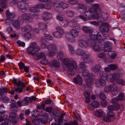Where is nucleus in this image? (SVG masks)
Masks as SVG:
<instances>
[{
    "label": "nucleus",
    "instance_id": "f257e3e1",
    "mask_svg": "<svg viewBox=\"0 0 125 125\" xmlns=\"http://www.w3.org/2000/svg\"><path fill=\"white\" fill-rule=\"evenodd\" d=\"M99 32H93L90 33V38L91 40L89 41L90 44L93 47V50L95 52H98L101 50L100 46V41L102 39V37L99 34Z\"/></svg>",
    "mask_w": 125,
    "mask_h": 125
},
{
    "label": "nucleus",
    "instance_id": "f03ea898",
    "mask_svg": "<svg viewBox=\"0 0 125 125\" xmlns=\"http://www.w3.org/2000/svg\"><path fill=\"white\" fill-rule=\"evenodd\" d=\"M40 48V47L37 45L36 43L33 42L31 44V45L27 48V50L29 54L34 56L39 51Z\"/></svg>",
    "mask_w": 125,
    "mask_h": 125
},
{
    "label": "nucleus",
    "instance_id": "7ed1b4c3",
    "mask_svg": "<svg viewBox=\"0 0 125 125\" xmlns=\"http://www.w3.org/2000/svg\"><path fill=\"white\" fill-rule=\"evenodd\" d=\"M12 82L13 83L17 85V87L15 88V90L17 93H19L23 92L22 89L26 87V86L24 83L22 82L20 80L17 82L16 79L14 78H13Z\"/></svg>",
    "mask_w": 125,
    "mask_h": 125
},
{
    "label": "nucleus",
    "instance_id": "20e7f679",
    "mask_svg": "<svg viewBox=\"0 0 125 125\" xmlns=\"http://www.w3.org/2000/svg\"><path fill=\"white\" fill-rule=\"evenodd\" d=\"M70 60L68 58L63 59V62L64 64L66 65L69 69H74L77 66V64L75 61H73L70 62Z\"/></svg>",
    "mask_w": 125,
    "mask_h": 125
},
{
    "label": "nucleus",
    "instance_id": "39448f33",
    "mask_svg": "<svg viewBox=\"0 0 125 125\" xmlns=\"http://www.w3.org/2000/svg\"><path fill=\"white\" fill-rule=\"evenodd\" d=\"M6 16L8 17L6 20L5 23L7 25H9L12 21L13 18L15 17V13H10L9 10H7L6 11Z\"/></svg>",
    "mask_w": 125,
    "mask_h": 125
},
{
    "label": "nucleus",
    "instance_id": "423d86ee",
    "mask_svg": "<svg viewBox=\"0 0 125 125\" xmlns=\"http://www.w3.org/2000/svg\"><path fill=\"white\" fill-rule=\"evenodd\" d=\"M19 10L22 12H24L26 11L28 7V4L26 2H21L17 5Z\"/></svg>",
    "mask_w": 125,
    "mask_h": 125
},
{
    "label": "nucleus",
    "instance_id": "0eeeda50",
    "mask_svg": "<svg viewBox=\"0 0 125 125\" xmlns=\"http://www.w3.org/2000/svg\"><path fill=\"white\" fill-rule=\"evenodd\" d=\"M79 24H77L76 27L74 26H73L72 29L70 31V32L73 37H76L78 36L79 33V32L78 29L79 28Z\"/></svg>",
    "mask_w": 125,
    "mask_h": 125
},
{
    "label": "nucleus",
    "instance_id": "6e6552de",
    "mask_svg": "<svg viewBox=\"0 0 125 125\" xmlns=\"http://www.w3.org/2000/svg\"><path fill=\"white\" fill-rule=\"evenodd\" d=\"M47 48L50 51L48 54L49 56H51L54 54V51L56 50V46L55 44L51 43L48 46Z\"/></svg>",
    "mask_w": 125,
    "mask_h": 125
},
{
    "label": "nucleus",
    "instance_id": "1a4fd4ad",
    "mask_svg": "<svg viewBox=\"0 0 125 125\" xmlns=\"http://www.w3.org/2000/svg\"><path fill=\"white\" fill-rule=\"evenodd\" d=\"M45 6L42 4H39L34 7H31L29 9L32 12H38L39 11L38 9L44 8Z\"/></svg>",
    "mask_w": 125,
    "mask_h": 125
},
{
    "label": "nucleus",
    "instance_id": "9d476101",
    "mask_svg": "<svg viewBox=\"0 0 125 125\" xmlns=\"http://www.w3.org/2000/svg\"><path fill=\"white\" fill-rule=\"evenodd\" d=\"M88 40L81 39L79 40L78 43L79 45L81 47L85 48L87 47L88 45Z\"/></svg>",
    "mask_w": 125,
    "mask_h": 125
},
{
    "label": "nucleus",
    "instance_id": "9b49d317",
    "mask_svg": "<svg viewBox=\"0 0 125 125\" xmlns=\"http://www.w3.org/2000/svg\"><path fill=\"white\" fill-rule=\"evenodd\" d=\"M79 17L85 21H86L87 19H90L91 18L90 14L87 11H85L83 12V16L80 15L79 16Z\"/></svg>",
    "mask_w": 125,
    "mask_h": 125
},
{
    "label": "nucleus",
    "instance_id": "f8f14e48",
    "mask_svg": "<svg viewBox=\"0 0 125 125\" xmlns=\"http://www.w3.org/2000/svg\"><path fill=\"white\" fill-rule=\"evenodd\" d=\"M94 113L95 116L99 118L104 116L105 114L103 111L101 109L98 110L94 111Z\"/></svg>",
    "mask_w": 125,
    "mask_h": 125
},
{
    "label": "nucleus",
    "instance_id": "ddd939ff",
    "mask_svg": "<svg viewBox=\"0 0 125 125\" xmlns=\"http://www.w3.org/2000/svg\"><path fill=\"white\" fill-rule=\"evenodd\" d=\"M53 6L54 9L58 12H61L63 11L61 4H60L59 3H55L53 4Z\"/></svg>",
    "mask_w": 125,
    "mask_h": 125
},
{
    "label": "nucleus",
    "instance_id": "4468645a",
    "mask_svg": "<svg viewBox=\"0 0 125 125\" xmlns=\"http://www.w3.org/2000/svg\"><path fill=\"white\" fill-rule=\"evenodd\" d=\"M92 75L90 74L88 78L85 80L86 86L88 87L91 86L93 84V79L92 78Z\"/></svg>",
    "mask_w": 125,
    "mask_h": 125
},
{
    "label": "nucleus",
    "instance_id": "2eb2a0df",
    "mask_svg": "<svg viewBox=\"0 0 125 125\" xmlns=\"http://www.w3.org/2000/svg\"><path fill=\"white\" fill-rule=\"evenodd\" d=\"M10 106L11 107V109L14 111H16L18 109L16 105V102L14 100H11L10 102Z\"/></svg>",
    "mask_w": 125,
    "mask_h": 125
},
{
    "label": "nucleus",
    "instance_id": "dca6fc26",
    "mask_svg": "<svg viewBox=\"0 0 125 125\" xmlns=\"http://www.w3.org/2000/svg\"><path fill=\"white\" fill-rule=\"evenodd\" d=\"M73 80L74 82L76 84L81 85L82 84V79L80 75H77L76 77H75L73 78Z\"/></svg>",
    "mask_w": 125,
    "mask_h": 125
},
{
    "label": "nucleus",
    "instance_id": "f3484780",
    "mask_svg": "<svg viewBox=\"0 0 125 125\" xmlns=\"http://www.w3.org/2000/svg\"><path fill=\"white\" fill-rule=\"evenodd\" d=\"M96 86L98 87L101 86H104L106 84L105 82L102 79H99L96 82Z\"/></svg>",
    "mask_w": 125,
    "mask_h": 125
},
{
    "label": "nucleus",
    "instance_id": "a211bd4d",
    "mask_svg": "<svg viewBox=\"0 0 125 125\" xmlns=\"http://www.w3.org/2000/svg\"><path fill=\"white\" fill-rule=\"evenodd\" d=\"M101 69V66L100 64H96L92 68V71L95 73L99 72Z\"/></svg>",
    "mask_w": 125,
    "mask_h": 125
},
{
    "label": "nucleus",
    "instance_id": "6ab92c4d",
    "mask_svg": "<svg viewBox=\"0 0 125 125\" xmlns=\"http://www.w3.org/2000/svg\"><path fill=\"white\" fill-rule=\"evenodd\" d=\"M31 17L30 14L26 13H23L21 16V18L24 20H29Z\"/></svg>",
    "mask_w": 125,
    "mask_h": 125
},
{
    "label": "nucleus",
    "instance_id": "aec40b11",
    "mask_svg": "<svg viewBox=\"0 0 125 125\" xmlns=\"http://www.w3.org/2000/svg\"><path fill=\"white\" fill-rule=\"evenodd\" d=\"M51 67H55V68H58L60 66V63L57 60H53L51 64Z\"/></svg>",
    "mask_w": 125,
    "mask_h": 125
},
{
    "label": "nucleus",
    "instance_id": "412c9836",
    "mask_svg": "<svg viewBox=\"0 0 125 125\" xmlns=\"http://www.w3.org/2000/svg\"><path fill=\"white\" fill-rule=\"evenodd\" d=\"M85 56L83 58V62L85 63H90L92 62V59L90 58L89 56V55L88 54L87 52V54H86V55H84V56Z\"/></svg>",
    "mask_w": 125,
    "mask_h": 125
},
{
    "label": "nucleus",
    "instance_id": "4be33fe9",
    "mask_svg": "<svg viewBox=\"0 0 125 125\" xmlns=\"http://www.w3.org/2000/svg\"><path fill=\"white\" fill-rule=\"evenodd\" d=\"M51 16L50 14L48 12H45L44 13L42 16V19L43 20L50 19Z\"/></svg>",
    "mask_w": 125,
    "mask_h": 125
},
{
    "label": "nucleus",
    "instance_id": "5701e85b",
    "mask_svg": "<svg viewBox=\"0 0 125 125\" xmlns=\"http://www.w3.org/2000/svg\"><path fill=\"white\" fill-rule=\"evenodd\" d=\"M65 37L67 40L69 42H72L74 41V37L70 33H66L65 35Z\"/></svg>",
    "mask_w": 125,
    "mask_h": 125
},
{
    "label": "nucleus",
    "instance_id": "b1692460",
    "mask_svg": "<svg viewBox=\"0 0 125 125\" xmlns=\"http://www.w3.org/2000/svg\"><path fill=\"white\" fill-rule=\"evenodd\" d=\"M113 86V85H110L106 86L104 88V92L105 93H108L110 91L111 92V89L113 87L114 88V90H115L116 88V86L115 85L113 87L112 86Z\"/></svg>",
    "mask_w": 125,
    "mask_h": 125
},
{
    "label": "nucleus",
    "instance_id": "393cba45",
    "mask_svg": "<svg viewBox=\"0 0 125 125\" xmlns=\"http://www.w3.org/2000/svg\"><path fill=\"white\" fill-rule=\"evenodd\" d=\"M76 53L78 55L84 56L87 54V52H85L83 50L81 49H77L76 51Z\"/></svg>",
    "mask_w": 125,
    "mask_h": 125
},
{
    "label": "nucleus",
    "instance_id": "a878e982",
    "mask_svg": "<svg viewBox=\"0 0 125 125\" xmlns=\"http://www.w3.org/2000/svg\"><path fill=\"white\" fill-rule=\"evenodd\" d=\"M82 29L83 31L86 33H90L93 32H91V29L90 27L84 26H83L82 28ZM94 31H93V32Z\"/></svg>",
    "mask_w": 125,
    "mask_h": 125
},
{
    "label": "nucleus",
    "instance_id": "bb28decb",
    "mask_svg": "<svg viewBox=\"0 0 125 125\" xmlns=\"http://www.w3.org/2000/svg\"><path fill=\"white\" fill-rule=\"evenodd\" d=\"M39 29L41 30L46 31L47 30V25L42 22L39 23L38 24Z\"/></svg>",
    "mask_w": 125,
    "mask_h": 125
},
{
    "label": "nucleus",
    "instance_id": "cd10ccee",
    "mask_svg": "<svg viewBox=\"0 0 125 125\" xmlns=\"http://www.w3.org/2000/svg\"><path fill=\"white\" fill-rule=\"evenodd\" d=\"M100 31L102 32H106L109 30L108 27L104 25H101L99 28Z\"/></svg>",
    "mask_w": 125,
    "mask_h": 125
},
{
    "label": "nucleus",
    "instance_id": "c85d7f7f",
    "mask_svg": "<svg viewBox=\"0 0 125 125\" xmlns=\"http://www.w3.org/2000/svg\"><path fill=\"white\" fill-rule=\"evenodd\" d=\"M5 92L7 93L9 92L8 89L6 87H4L2 88H0V99L2 97L3 94Z\"/></svg>",
    "mask_w": 125,
    "mask_h": 125
},
{
    "label": "nucleus",
    "instance_id": "c756f323",
    "mask_svg": "<svg viewBox=\"0 0 125 125\" xmlns=\"http://www.w3.org/2000/svg\"><path fill=\"white\" fill-rule=\"evenodd\" d=\"M36 56L38 57V59L39 60L41 59H45L46 58V56L44 53L40 52L37 53L36 55Z\"/></svg>",
    "mask_w": 125,
    "mask_h": 125
},
{
    "label": "nucleus",
    "instance_id": "7c9ffc66",
    "mask_svg": "<svg viewBox=\"0 0 125 125\" xmlns=\"http://www.w3.org/2000/svg\"><path fill=\"white\" fill-rule=\"evenodd\" d=\"M107 54L108 56L113 59H115L116 57V53L115 52H109Z\"/></svg>",
    "mask_w": 125,
    "mask_h": 125
},
{
    "label": "nucleus",
    "instance_id": "2f4dec72",
    "mask_svg": "<svg viewBox=\"0 0 125 125\" xmlns=\"http://www.w3.org/2000/svg\"><path fill=\"white\" fill-rule=\"evenodd\" d=\"M74 13L72 10H68L65 12V14L67 16L70 17H73L74 16Z\"/></svg>",
    "mask_w": 125,
    "mask_h": 125
},
{
    "label": "nucleus",
    "instance_id": "473e14b6",
    "mask_svg": "<svg viewBox=\"0 0 125 125\" xmlns=\"http://www.w3.org/2000/svg\"><path fill=\"white\" fill-rule=\"evenodd\" d=\"M112 76L115 80H118L120 77V75L117 72H114L112 74Z\"/></svg>",
    "mask_w": 125,
    "mask_h": 125
},
{
    "label": "nucleus",
    "instance_id": "72a5a7b5",
    "mask_svg": "<svg viewBox=\"0 0 125 125\" xmlns=\"http://www.w3.org/2000/svg\"><path fill=\"white\" fill-rule=\"evenodd\" d=\"M113 85L112 86H114L115 85L116 86V89L115 90H114V88L113 87L111 88V92H112V94L113 95H116L117 94V85L115 84H111L110 85Z\"/></svg>",
    "mask_w": 125,
    "mask_h": 125
},
{
    "label": "nucleus",
    "instance_id": "f704fd0d",
    "mask_svg": "<svg viewBox=\"0 0 125 125\" xmlns=\"http://www.w3.org/2000/svg\"><path fill=\"white\" fill-rule=\"evenodd\" d=\"M100 99L102 100H105L106 98V96L105 94L103 92H101L98 95Z\"/></svg>",
    "mask_w": 125,
    "mask_h": 125
},
{
    "label": "nucleus",
    "instance_id": "c9c22d12",
    "mask_svg": "<svg viewBox=\"0 0 125 125\" xmlns=\"http://www.w3.org/2000/svg\"><path fill=\"white\" fill-rule=\"evenodd\" d=\"M100 17L104 20H106L108 19V15L107 13H106L104 12H102L100 14Z\"/></svg>",
    "mask_w": 125,
    "mask_h": 125
},
{
    "label": "nucleus",
    "instance_id": "e433bc0d",
    "mask_svg": "<svg viewBox=\"0 0 125 125\" xmlns=\"http://www.w3.org/2000/svg\"><path fill=\"white\" fill-rule=\"evenodd\" d=\"M20 22L19 21L16 20L13 22L12 25L14 27L17 28H19L20 27Z\"/></svg>",
    "mask_w": 125,
    "mask_h": 125
},
{
    "label": "nucleus",
    "instance_id": "4c0bfd02",
    "mask_svg": "<svg viewBox=\"0 0 125 125\" xmlns=\"http://www.w3.org/2000/svg\"><path fill=\"white\" fill-rule=\"evenodd\" d=\"M29 98L28 97H26L24 99V100H22V101L23 106L27 105H28L29 102Z\"/></svg>",
    "mask_w": 125,
    "mask_h": 125
},
{
    "label": "nucleus",
    "instance_id": "58836bf2",
    "mask_svg": "<svg viewBox=\"0 0 125 125\" xmlns=\"http://www.w3.org/2000/svg\"><path fill=\"white\" fill-rule=\"evenodd\" d=\"M56 31L63 35L64 33V31L62 28L60 26H57L56 27Z\"/></svg>",
    "mask_w": 125,
    "mask_h": 125
},
{
    "label": "nucleus",
    "instance_id": "ea45409f",
    "mask_svg": "<svg viewBox=\"0 0 125 125\" xmlns=\"http://www.w3.org/2000/svg\"><path fill=\"white\" fill-rule=\"evenodd\" d=\"M1 114V115L0 116V122L4 121L8 117V116L6 114H4V113Z\"/></svg>",
    "mask_w": 125,
    "mask_h": 125
},
{
    "label": "nucleus",
    "instance_id": "a19ab883",
    "mask_svg": "<svg viewBox=\"0 0 125 125\" xmlns=\"http://www.w3.org/2000/svg\"><path fill=\"white\" fill-rule=\"evenodd\" d=\"M61 25L63 27H67L68 25L69 22L67 20H64L62 21L60 23Z\"/></svg>",
    "mask_w": 125,
    "mask_h": 125
},
{
    "label": "nucleus",
    "instance_id": "79ce46f5",
    "mask_svg": "<svg viewBox=\"0 0 125 125\" xmlns=\"http://www.w3.org/2000/svg\"><path fill=\"white\" fill-rule=\"evenodd\" d=\"M77 6L78 8L82 9L85 10L87 8L85 5L79 3L77 4Z\"/></svg>",
    "mask_w": 125,
    "mask_h": 125
},
{
    "label": "nucleus",
    "instance_id": "37998d69",
    "mask_svg": "<svg viewBox=\"0 0 125 125\" xmlns=\"http://www.w3.org/2000/svg\"><path fill=\"white\" fill-rule=\"evenodd\" d=\"M53 34L54 37L58 38L61 37L62 35L56 31L53 32Z\"/></svg>",
    "mask_w": 125,
    "mask_h": 125
},
{
    "label": "nucleus",
    "instance_id": "c03bdc74",
    "mask_svg": "<svg viewBox=\"0 0 125 125\" xmlns=\"http://www.w3.org/2000/svg\"><path fill=\"white\" fill-rule=\"evenodd\" d=\"M92 106L94 108H96L99 106V103L97 101H94L92 103Z\"/></svg>",
    "mask_w": 125,
    "mask_h": 125
},
{
    "label": "nucleus",
    "instance_id": "a18cd8bd",
    "mask_svg": "<svg viewBox=\"0 0 125 125\" xmlns=\"http://www.w3.org/2000/svg\"><path fill=\"white\" fill-rule=\"evenodd\" d=\"M63 53L62 52L59 51L57 53V58L58 60H61L63 58Z\"/></svg>",
    "mask_w": 125,
    "mask_h": 125
},
{
    "label": "nucleus",
    "instance_id": "49530a36",
    "mask_svg": "<svg viewBox=\"0 0 125 125\" xmlns=\"http://www.w3.org/2000/svg\"><path fill=\"white\" fill-rule=\"evenodd\" d=\"M108 67L110 69V70H114L116 69L117 68V66L115 64H112L108 66Z\"/></svg>",
    "mask_w": 125,
    "mask_h": 125
},
{
    "label": "nucleus",
    "instance_id": "de8ad7c7",
    "mask_svg": "<svg viewBox=\"0 0 125 125\" xmlns=\"http://www.w3.org/2000/svg\"><path fill=\"white\" fill-rule=\"evenodd\" d=\"M118 97L119 100L121 101H123L124 100L125 97L124 96V94L122 93H121L118 96Z\"/></svg>",
    "mask_w": 125,
    "mask_h": 125
},
{
    "label": "nucleus",
    "instance_id": "09e8293b",
    "mask_svg": "<svg viewBox=\"0 0 125 125\" xmlns=\"http://www.w3.org/2000/svg\"><path fill=\"white\" fill-rule=\"evenodd\" d=\"M55 120L56 122H58V123H60V125H61L62 121L63 120V119H62L59 116L56 117L55 118Z\"/></svg>",
    "mask_w": 125,
    "mask_h": 125
},
{
    "label": "nucleus",
    "instance_id": "8fccbe9b",
    "mask_svg": "<svg viewBox=\"0 0 125 125\" xmlns=\"http://www.w3.org/2000/svg\"><path fill=\"white\" fill-rule=\"evenodd\" d=\"M68 47L69 52L72 54L74 53L75 52V50L73 47L69 44L68 45Z\"/></svg>",
    "mask_w": 125,
    "mask_h": 125
},
{
    "label": "nucleus",
    "instance_id": "3c124183",
    "mask_svg": "<svg viewBox=\"0 0 125 125\" xmlns=\"http://www.w3.org/2000/svg\"><path fill=\"white\" fill-rule=\"evenodd\" d=\"M119 100V99L116 98H114L112 99L111 101V103L113 104H118Z\"/></svg>",
    "mask_w": 125,
    "mask_h": 125
},
{
    "label": "nucleus",
    "instance_id": "603ef678",
    "mask_svg": "<svg viewBox=\"0 0 125 125\" xmlns=\"http://www.w3.org/2000/svg\"><path fill=\"white\" fill-rule=\"evenodd\" d=\"M45 38L48 40H52L53 39V37L50 35L44 34L43 35Z\"/></svg>",
    "mask_w": 125,
    "mask_h": 125
},
{
    "label": "nucleus",
    "instance_id": "864d4df0",
    "mask_svg": "<svg viewBox=\"0 0 125 125\" xmlns=\"http://www.w3.org/2000/svg\"><path fill=\"white\" fill-rule=\"evenodd\" d=\"M18 65L19 66V69L20 70H22L25 66L24 64L22 62H21L18 63Z\"/></svg>",
    "mask_w": 125,
    "mask_h": 125
},
{
    "label": "nucleus",
    "instance_id": "5fc2aeb1",
    "mask_svg": "<svg viewBox=\"0 0 125 125\" xmlns=\"http://www.w3.org/2000/svg\"><path fill=\"white\" fill-rule=\"evenodd\" d=\"M89 74V71L87 70H85L83 71L82 73V75L84 77L87 76Z\"/></svg>",
    "mask_w": 125,
    "mask_h": 125
},
{
    "label": "nucleus",
    "instance_id": "6e6d98bb",
    "mask_svg": "<svg viewBox=\"0 0 125 125\" xmlns=\"http://www.w3.org/2000/svg\"><path fill=\"white\" fill-rule=\"evenodd\" d=\"M107 116L110 118L113 117L114 114L113 112L112 111H108L107 114Z\"/></svg>",
    "mask_w": 125,
    "mask_h": 125
},
{
    "label": "nucleus",
    "instance_id": "4d7b16f0",
    "mask_svg": "<svg viewBox=\"0 0 125 125\" xmlns=\"http://www.w3.org/2000/svg\"><path fill=\"white\" fill-rule=\"evenodd\" d=\"M46 58L45 59H43L42 60L40 61V63L43 65H46L48 63V61L47 60Z\"/></svg>",
    "mask_w": 125,
    "mask_h": 125
},
{
    "label": "nucleus",
    "instance_id": "13d9d810",
    "mask_svg": "<svg viewBox=\"0 0 125 125\" xmlns=\"http://www.w3.org/2000/svg\"><path fill=\"white\" fill-rule=\"evenodd\" d=\"M88 11L90 12L93 13H96L97 12V10L96 9L94 8L93 7L89 8Z\"/></svg>",
    "mask_w": 125,
    "mask_h": 125
},
{
    "label": "nucleus",
    "instance_id": "bf43d9fd",
    "mask_svg": "<svg viewBox=\"0 0 125 125\" xmlns=\"http://www.w3.org/2000/svg\"><path fill=\"white\" fill-rule=\"evenodd\" d=\"M69 69L67 71V73L68 74L71 76H73L74 74V72L73 71V70L74 69Z\"/></svg>",
    "mask_w": 125,
    "mask_h": 125
},
{
    "label": "nucleus",
    "instance_id": "052dcab7",
    "mask_svg": "<svg viewBox=\"0 0 125 125\" xmlns=\"http://www.w3.org/2000/svg\"><path fill=\"white\" fill-rule=\"evenodd\" d=\"M46 42V40L45 39H43L42 41V43L41 44V47L43 48H46L47 47V45L45 43V42Z\"/></svg>",
    "mask_w": 125,
    "mask_h": 125
},
{
    "label": "nucleus",
    "instance_id": "680f3d73",
    "mask_svg": "<svg viewBox=\"0 0 125 125\" xmlns=\"http://www.w3.org/2000/svg\"><path fill=\"white\" fill-rule=\"evenodd\" d=\"M117 84L122 85H124L125 84V81L123 79H121L117 81Z\"/></svg>",
    "mask_w": 125,
    "mask_h": 125
},
{
    "label": "nucleus",
    "instance_id": "e2e57ef3",
    "mask_svg": "<svg viewBox=\"0 0 125 125\" xmlns=\"http://www.w3.org/2000/svg\"><path fill=\"white\" fill-rule=\"evenodd\" d=\"M17 43L19 46L24 47L25 46V43L21 41H20L18 40L17 42Z\"/></svg>",
    "mask_w": 125,
    "mask_h": 125
},
{
    "label": "nucleus",
    "instance_id": "0e129e2a",
    "mask_svg": "<svg viewBox=\"0 0 125 125\" xmlns=\"http://www.w3.org/2000/svg\"><path fill=\"white\" fill-rule=\"evenodd\" d=\"M111 48L110 47H105L103 49V51L104 52H109L112 51L111 50Z\"/></svg>",
    "mask_w": 125,
    "mask_h": 125
},
{
    "label": "nucleus",
    "instance_id": "69168bd1",
    "mask_svg": "<svg viewBox=\"0 0 125 125\" xmlns=\"http://www.w3.org/2000/svg\"><path fill=\"white\" fill-rule=\"evenodd\" d=\"M120 18L124 20H125V10L121 12L120 13Z\"/></svg>",
    "mask_w": 125,
    "mask_h": 125
},
{
    "label": "nucleus",
    "instance_id": "338daca9",
    "mask_svg": "<svg viewBox=\"0 0 125 125\" xmlns=\"http://www.w3.org/2000/svg\"><path fill=\"white\" fill-rule=\"evenodd\" d=\"M56 18L57 20L60 21H62L63 20V17L59 14L57 15Z\"/></svg>",
    "mask_w": 125,
    "mask_h": 125
},
{
    "label": "nucleus",
    "instance_id": "774afa93",
    "mask_svg": "<svg viewBox=\"0 0 125 125\" xmlns=\"http://www.w3.org/2000/svg\"><path fill=\"white\" fill-rule=\"evenodd\" d=\"M2 100L4 103H7L10 101L9 98L5 96L2 98Z\"/></svg>",
    "mask_w": 125,
    "mask_h": 125
}]
</instances>
